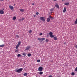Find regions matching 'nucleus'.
Listing matches in <instances>:
<instances>
[{
	"mask_svg": "<svg viewBox=\"0 0 77 77\" xmlns=\"http://www.w3.org/2000/svg\"><path fill=\"white\" fill-rule=\"evenodd\" d=\"M21 44V42H19L18 43L17 45L15 47V48L16 49H18V47H19V46H20V45Z\"/></svg>",
	"mask_w": 77,
	"mask_h": 77,
	"instance_id": "obj_4",
	"label": "nucleus"
},
{
	"mask_svg": "<svg viewBox=\"0 0 77 77\" xmlns=\"http://www.w3.org/2000/svg\"><path fill=\"white\" fill-rule=\"evenodd\" d=\"M20 11L21 12H24V9H20Z\"/></svg>",
	"mask_w": 77,
	"mask_h": 77,
	"instance_id": "obj_16",
	"label": "nucleus"
},
{
	"mask_svg": "<svg viewBox=\"0 0 77 77\" xmlns=\"http://www.w3.org/2000/svg\"><path fill=\"white\" fill-rule=\"evenodd\" d=\"M17 69H16L15 71L16 72H19V73L21 72L22 71H23V68H20L18 70Z\"/></svg>",
	"mask_w": 77,
	"mask_h": 77,
	"instance_id": "obj_2",
	"label": "nucleus"
},
{
	"mask_svg": "<svg viewBox=\"0 0 77 77\" xmlns=\"http://www.w3.org/2000/svg\"><path fill=\"white\" fill-rule=\"evenodd\" d=\"M32 32V30L31 29L29 31V33H31Z\"/></svg>",
	"mask_w": 77,
	"mask_h": 77,
	"instance_id": "obj_22",
	"label": "nucleus"
},
{
	"mask_svg": "<svg viewBox=\"0 0 77 77\" xmlns=\"http://www.w3.org/2000/svg\"><path fill=\"white\" fill-rule=\"evenodd\" d=\"M75 74V73L74 72H72L71 74L72 75H74Z\"/></svg>",
	"mask_w": 77,
	"mask_h": 77,
	"instance_id": "obj_24",
	"label": "nucleus"
},
{
	"mask_svg": "<svg viewBox=\"0 0 77 77\" xmlns=\"http://www.w3.org/2000/svg\"><path fill=\"white\" fill-rule=\"evenodd\" d=\"M75 24H77V19H76V20L75 22Z\"/></svg>",
	"mask_w": 77,
	"mask_h": 77,
	"instance_id": "obj_25",
	"label": "nucleus"
},
{
	"mask_svg": "<svg viewBox=\"0 0 77 77\" xmlns=\"http://www.w3.org/2000/svg\"><path fill=\"white\" fill-rule=\"evenodd\" d=\"M27 56H28V57H30V56H31V54H28Z\"/></svg>",
	"mask_w": 77,
	"mask_h": 77,
	"instance_id": "obj_21",
	"label": "nucleus"
},
{
	"mask_svg": "<svg viewBox=\"0 0 77 77\" xmlns=\"http://www.w3.org/2000/svg\"><path fill=\"white\" fill-rule=\"evenodd\" d=\"M55 7H56V8H58V9H59V5L57 4L56 5H55Z\"/></svg>",
	"mask_w": 77,
	"mask_h": 77,
	"instance_id": "obj_11",
	"label": "nucleus"
},
{
	"mask_svg": "<svg viewBox=\"0 0 77 77\" xmlns=\"http://www.w3.org/2000/svg\"><path fill=\"white\" fill-rule=\"evenodd\" d=\"M50 36L51 38H54V40L56 41L57 39V38L56 36L54 37V35H53V32H50L49 33Z\"/></svg>",
	"mask_w": 77,
	"mask_h": 77,
	"instance_id": "obj_1",
	"label": "nucleus"
},
{
	"mask_svg": "<svg viewBox=\"0 0 77 77\" xmlns=\"http://www.w3.org/2000/svg\"><path fill=\"white\" fill-rule=\"evenodd\" d=\"M46 42H48V39H46Z\"/></svg>",
	"mask_w": 77,
	"mask_h": 77,
	"instance_id": "obj_31",
	"label": "nucleus"
},
{
	"mask_svg": "<svg viewBox=\"0 0 77 77\" xmlns=\"http://www.w3.org/2000/svg\"><path fill=\"white\" fill-rule=\"evenodd\" d=\"M0 47H5V45H0Z\"/></svg>",
	"mask_w": 77,
	"mask_h": 77,
	"instance_id": "obj_23",
	"label": "nucleus"
},
{
	"mask_svg": "<svg viewBox=\"0 0 77 77\" xmlns=\"http://www.w3.org/2000/svg\"><path fill=\"white\" fill-rule=\"evenodd\" d=\"M48 77H53V76L51 75H50Z\"/></svg>",
	"mask_w": 77,
	"mask_h": 77,
	"instance_id": "obj_35",
	"label": "nucleus"
},
{
	"mask_svg": "<svg viewBox=\"0 0 77 77\" xmlns=\"http://www.w3.org/2000/svg\"><path fill=\"white\" fill-rule=\"evenodd\" d=\"M36 15H38L39 14V13L38 12H36Z\"/></svg>",
	"mask_w": 77,
	"mask_h": 77,
	"instance_id": "obj_32",
	"label": "nucleus"
},
{
	"mask_svg": "<svg viewBox=\"0 0 77 77\" xmlns=\"http://www.w3.org/2000/svg\"><path fill=\"white\" fill-rule=\"evenodd\" d=\"M40 35H42V33H41L40 34Z\"/></svg>",
	"mask_w": 77,
	"mask_h": 77,
	"instance_id": "obj_37",
	"label": "nucleus"
},
{
	"mask_svg": "<svg viewBox=\"0 0 77 77\" xmlns=\"http://www.w3.org/2000/svg\"><path fill=\"white\" fill-rule=\"evenodd\" d=\"M66 11V7H64V9L63 10V12L65 13Z\"/></svg>",
	"mask_w": 77,
	"mask_h": 77,
	"instance_id": "obj_9",
	"label": "nucleus"
},
{
	"mask_svg": "<svg viewBox=\"0 0 77 77\" xmlns=\"http://www.w3.org/2000/svg\"><path fill=\"white\" fill-rule=\"evenodd\" d=\"M0 14H4V11L2 10H0Z\"/></svg>",
	"mask_w": 77,
	"mask_h": 77,
	"instance_id": "obj_10",
	"label": "nucleus"
},
{
	"mask_svg": "<svg viewBox=\"0 0 77 77\" xmlns=\"http://www.w3.org/2000/svg\"><path fill=\"white\" fill-rule=\"evenodd\" d=\"M49 17H51V15H50V14H49Z\"/></svg>",
	"mask_w": 77,
	"mask_h": 77,
	"instance_id": "obj_41",
	"label": "nucleus"
},
{
	"mask_svg": "<svg viewBox=\"0 0 77 77\" xmlns=\"http://www.w3.org/2000/svg\"><path fill=\"white\" fill-rule=\"evenodd\" d=\"M27 73H25L24 74V76H27Z\"/></svg>",
	"mask_w": 77,
	"mask_h": 77,
	"instance_id": "obj_26",
	"label": "nucleus"
},
{
	"mask_svg": "<svg viewBox=\"0 0 77 77\" xmlns=\"http://www.w3.org/2000/svg\"><path fill=\"white\" fill-rule=\"evenodd\" d=\"M69 3H64L65 5H66V6H68V5H69Z\"/></svg>",
	"mask_w": 77,
	"mask_h": 77,
	"instance_id": "obj_14",
	"label": "nucleus"
},
{
	"mask_svg": "<svg viewBox=\"0 0 77 77\" xmlns=\"http://www.w3.org/2000/svg\"><path fill=\"white\" fill-rule=\"evenodd\" d=\"M75 71L77 72V67L75 68Z\"/></svg>",
	"mask_w": 77,
	"mask_h": 77,
	"instance_id": "obj_27",
	"label": "nucleus"
},
{
	"mask_svg": "<svg viewBox=\"0 0 77 77\" xmlns=\"http://www.w3.org/2000/svg\"><path fill=\"white\" fill-rule=\"evenodd\" d=\"M54 10V8H51L50 9L51 12H53V10Z\"/></svg>",
	"mask_w": 77,
	"mask_h": 77,
	"instance_id": "obj_19",
	"label": "nucleus"
},
{
	"mask_svg": "<svg viewBox=\"0 0 77 77\" xmlns=\"http://www.w3.org/2000/svg\"><path fill=\"white\" fill-rule=\"evenodd\" d=\"M45 39V38H38V40H39L40 41V42H42L43 41H44Z\"/></svg>",
	"mask_w": 77,
	"mask_h": 77,
	"instance_id": "obj_3",
	"label": "nucleus"
},
{
	"mask_svg": "<svg viewBox=\"0 0 77 77\" xmlns=\"http://www.w3.org/2000/svg\"><path fill=\"white\" fill-rule=\"evenodd\" d=\"M14 6H15V4L14 5Z\"/></svg>",
	"mask_w": 77,
	"mask_h": 77,
	"instance_id": "obj_46",
	"label": "nucleus"
},
{
	"mask_svg": "<svg viewBox=\"0 0 77 77\" xmlns=\"http://www.w3.org/2000/svg\"><path fill=\"white\" fill-rule=\"evenodd\" d=\"M36 17V15H33V17Z\"/></svg>",
	"mask_w": 77,
	"mask_h": 77,
	"instance_id": "obj_40",
	"label": "nucleus"
},
{
	"mask_svg": "<svg viewBox=\"0 0 77 77\" xmlns=\"http://www.w3.org/2000/svg\"><path fill=\"white\" fill-rule=\"evenodd\" d=\"M62 2H65V0H62Z\"/></svg>",
	"mask_w": 77,
	"mask_h": 77,
	"instance_id": "obj_43",
	"label": "nucleus"
},
{
	"mask_svg": "<svg viewBox=\"0 0 77 77\" xmlns=\"http://www.w3.org/2000/svg\"><path fill=\"white\" fill-rule=\"evenodd\" d=\"M64 44H66V43L65 42Z\"/></svg>",
	"mask_w": 77,
	"mask_h": 77,
	"instance_id": "obj_45",
	"label": "nucleus"
},
{
	"mask_svg": "<svg viewBox=\"0 0 77 77\" xmlns=\"http://www.w3.org/2000/svg\"><path fill=\"white\" fill-rule=\"evenodd\" d=\"M17 19V17H14L13 18V20H15L16 19Z\"/></svg>",
	"mask_w": 77,
	"mask_h": 77,
	"instance_id": "obj_17",
	"label": "nucleus"
},
{
	"mask_svg": "<svg viewBox=\"0 0 77 77\" xmlns=\"http://www.w3.org/2000/svg\"><path fill=\"white\" fill-rule=\"evenodd\" d=\"M42 74H43V72L41 71H40V72L39 74H40V75H41Z\"/></svg>",
	"mask_w": 77,
	"mask_h": 77,
	"instance_id": "obj_20",
	"label": "nucleus"
},
{
	"mask_svg": "<svg viewBox=\"0 0 77 77\" xmlns=\"http://www.w3.org/2000/svg\"><path fill=\"white\" fill-rule=\"evenodd\" d=\"M53 1H57V0H53Z\"/></svg>",
	"mask_w": 77,
	"mask_h": 77,
	"instance_id": "obj_44",
	"label": "nucleus"
},
{
	"mask_svg": "<svg viewBox=\"0 0 77 77\" xmlns=\"http://www.w3.org/2000/svg\"><path fill=\"white\" fill-rule=\"evenodd\" d=\"M23 56H26V55H27V54H26V53L25 52H23Z\"/></svg>",
	"mask_w": 77,
	"mask_h": 77,
	"instance_id": "obj_15",
	"label": "nucleus"
},
{
	"mask_svg": "<svg viewBox=\"0 0 77 77\" xmlns=\"http://www.w3.org/2000/svg\"><path fill=\"white\" fill-rule=\"evenodd\" d=\"M75 47L76 48H77V45H76L75 46Z\"/></svg>",
	"mask_w": 77,
	"mask_h": 77,
	"instance_id": "obj_34",
	"label": "nucleus"
},
{
	"mask_svg": "<svg viewBox=\"0 0 77 77\" xmlns=\"http://www.w3.org/2000/svg\"><path fill=\"white\" fill-rule=\"evenodd\" d=\"M17 56H18V57H20V56H21V54H18L17 55Z\"/></svg>",
	"mask_w": 77,
	"mask_h": 77,
	"instance_id": "obj_28",
	"label": "nucleus"
},
{
	"mask_svg": "<svg viewBox=\"0 0 77 77\" xmlns=\"http://www.w3.org/2000/svg\"><path fill=\"white\" fill-rule=\"evenodd\" d=\"M49 18H51V20H54V18L53 17L51 16H49Z\"/></svg>",
	"mask_w": 77,
	"mask_h": 77,
	"instance_id": "obj_13",
	"label": "nucleus"
},
{
	"mask_svg": "<svg viewBox=\"0 0 77 77\" xmlns=\"http://www.w3.org/2000/svg\"><path fill=\"white\" fill-rule=\"evenodd\" d=\"M42 70H43V67H40L38 68V71H42Z\"/></svg>",
	"mask_w": 77,
	"mask_h": 77,
	"instance_id": "obj_7",
	"label": "nucleus"
},
{
	"mask_svg": "<svg viewBox=\"0 0 77 77\" xmlns=\"http://www.w3.org/2000/svg\"><path fill=\"white\" fill-rule=\"evenodd\" d=\"M31 48V46H27L25 49V50H30V48Z\"/></svg>",
	"mask_w": 77,
	"mask_h": 77,
	"instance_id": "obj_5",
	"label": "nucleus"
},
{
	"mask_svg": "<svg viewBox=\"0 0 77 77\" xmlns=\"http://www.w3.org/2000/svg\"><path fill=\"white\" fill-rule=\"evenodd\" d=\"M47 22H50V18H48L47 19Z\"/></svg>",
	"mask_w": 77,
	"mask_h": 77,
	"instance_id": "obj_12",
	"label": "nucleus"
},
{
	"mask_svg": "<svg viewBox=\"0 0 77 77\" xmlns=\"http://www.w3.org/2000/svg\"><path fill=\"white\" fill-rule=\"evenodd\" d=\"M40 60H37V62H40Z\"/></svg>",
	"mask_w": 77,
	"mask_h": 77,
	"instance_id": "obj_30",
	"label": "nucleus"
},
{
	"mask_svg": "<svg viewBox=\"0 0 77 77\" xmlns=\"http://www.w3.org/2000/svg\"><path fill=\"white\" fill-rule=\"evenodd\" d=\"M35 5V4L34 3H32V5Z\"/></svg>",
	"mask_w": 77,
	"mask_h": 77,
	"instance_id": "obj_38",
	"label": "nucleus"
},
{
	"mask_svg": "<svg viewBox=\"0 0 77 77\" xmlns=\"http://www.w3.org/2000/svg\"><path fill=\"white\" fill-rule=\"evenodd\" d=\"M18 20H19V21H22L21 19H19Z\"/></svg>",
	"mask_w": 77,
	"mask_h": 77,
	"instance_id": "obj_36",
	"label": "nucleus"
},
{
	"mask_svg": "<svg viewBox=\"0 0 77 77\" xmlns=\"http://www.w3.org/2000/svg\"><path fill=\"white\" fill-rule=\"evenodd\" d=\"M21 20H22V21H23V20H24V18H23L22 19H21Z\"/></svg>",
	"mask_w": 77,
	"mask_h": 77,
	"instance_id": "obj_33",
	"label": "nucleus"
},
{
	"mask_svg": "<svg viewBox=\"0 0 77 77\" xmlns=\"http://www.w3.org/2000/svg\"><path fill=\"white\" fill-rule=\"evenodd\" d=\"M5 0H0V1H1V2H2V1H5Z\"/></svg>",
	"mask_w": 77,
	"mask_h": 77,
	"instance_id": "obj_39",
	"label": "nucleus"
},
{
	"mask_svg": "<svg viewBox=\"0 0 77 77\" xmlns=\"http://www.w3.org/2000/svg\"><path fill=\"white\" fill-rule=\"evenodd\" d=\"M18 49H17L15 50V53H17V52H18Z\"/></svg>",
	"mask_w": 77,
	"mask_h": 77,
	"instance_id": "obj_29",
	"label": "nucleus"
},
{
	"mask_svg": "<svg viewBox=\"0 0 77 77\" xmlns=\"http://www.w3.org/2000/svg\"><path fill=\"white\" fill-rule=\"evenodd\" d=\"M9 8H10L11 10H12V9H14V7L11 5H9Z\"/></svg>",
	"mask_w": 77,
	"mask_h": 77,
	"instance_id": "obj_8",
	"label": "nucleus"
},
{
	"mask_svg": "<svg viewBox=\"0 0 77 77\" xmlns=\"http://www.w3.org/2000/svg\"><path fill=\"white\" fill-rule=\"evenodd\" d=\"M40 20L43 21H45V19L44 17H40Z\"/></svg>",
	"mask_w": 77,
	"mask_h": 77,
	"instance_id": "obj_6",
	"label": "nucleus"
},
{
	"mask_svg": "<svg viewBox=\"0 0 77 77\" xmlns=\"http://www.w3.org/2000/svg\"><path fill=\"white\" fill-rule=\"evenodd\" d=\"M51 14H52V12L50 13L49 14L50 15Z\"/></svg>",
	"mask_w": 77,
	"mask_h": 77,
	"instance_id": "obj_42",
	"label": "nucleus"
},
{
	"mask_svg": "<svg viewBox=\"0 0 77 77\" xmlns=\"http://www.w3.org/2000/svg\"><path fill=\"white\" fill-rule=\"evenodd\" d=\"M16 38H18H18H19V35H16Z\"/></svg>",
	"mask_w": 77,
	"mask_h": 77,
	"instance_id": "obj_18",
	"label": "nucleus"
}]
</instances>
